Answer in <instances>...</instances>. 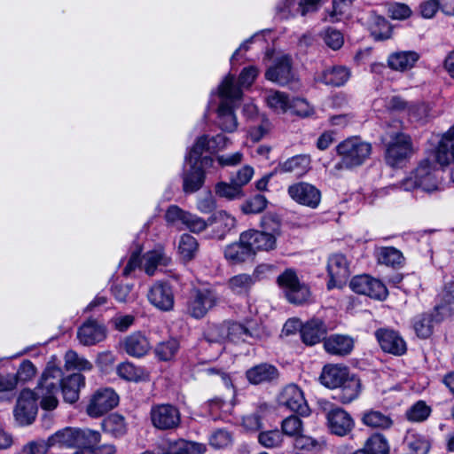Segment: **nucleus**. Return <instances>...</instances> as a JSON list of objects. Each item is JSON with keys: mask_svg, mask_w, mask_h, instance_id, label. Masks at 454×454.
<instances>
[{"mask_svg": "<svg viewBox=\"0 0 454 454\" xmlns=\"http://www.w3.org/2000/svg\"><path fill=\"white\" fill-rule=\"evenodd\" d=\"M101 425L105 433L115 438L121 437L127 433L125 419L117 413H113L104 419Z\"/></svg>", "mask_w": 454, "mask_h": 454, "instance_id": "obj_43", "label": "nucleus"}, {"mask_svg": "<svg viewBox=\"0 0 454 454\" xmlns=\"http://www.w3.org/2000/svg\"><path fill=\"white\" fill-rule=\"evenodd\" d=\"M218 301L215 293L210 288H194L187 302V314L193 318H203Z\"/></svg>", "mask_w": 454, "mask_h": 454, "instance_id": "obj_10", "label": "nucleus"}, {"mask_svg": "<svg viewBox=\"0 0 454 454\" xmlns=\"http://www.w3.org/2000/svg\"><path fill=\"white\" fill-rule=\"evenodd\" d=\"M75 429L76 427H65L57 431L47 439L48 445L75 448Z\"/></svg>", "mask_w": 454, "mask_h": 454, "instance_id": "obj_45", "label": "nucleus"}, {"mask_svg": "<svg viewBox=\"0 0 454 454\" xmlns=\"http://www.w3.org/2000/svg\"><path fill=\"white\" fill-rule=\"evenodd\" d=\"M85 386V377L81 373L62 376L60 389L66 403H74L79 400L80 390Z\"/></svg>", "mask_w": 454, "mask_h": 454, "instance_id": "obj_20", "label": "nucleus"}, {"mask_svg": "<svg viewBox=\"0 0 454 454\" xmlns=\"http://www.w3.org/2000/svg\"><path fill=\"white\" fill-rule=\"evenodd\" d=\"M119 396L112 388H100L89 399L86 412L91 418H98L118 405Z\"/></svg>", "mask_w": 454, "mask_h": 454, "instance_id": "obj_11", "label": "nucleus"}, {"mask_svg": "<svg viewBox=\"0 0 454 454\" xmlns=\"http://www.w3.org/2000/svg\"><path fill=\"white\" fill-rule=\"evenodd\" d=\"M454 314V309L435 304L433 312L421 313L413 318V329L419 338H428L433 333V322L439 323Z\"/></svg>", "mask_w": 454, "mask_h": 454, "instance_id": "obj_9", "label": "nucleus"}, {"mask_svg": "<svg viewBox=\"0 0 454 454\" xmlns=\"http://www.w3.org/2000/svg\"><path fill=\"white\" fill-rule=\"evenodd\" d=\"M234 75L228 74L218 88L219 97L223 99L217 110L218 125L222 130L226 132H234L238 128L234 106H231L229 102L240 100L242 91L239 87L234 84Z\"/></svg>", "mask_w": 454, "mask_h": 454, "instance_id": "obj_1", "label": "nucleus"}, {"mask_svg": "<svg viewBox=\"0 0 454 454\" xmlns=\"http://www.w3.org/2000/svg\"><path fill=\"white\" fill-rule=\"evenodd\" d=\"M243 233V239L253 250L254 256L257 252H269L277 247V239L273 234L255 229H249Z\"/></svg>", "mask_w": 454, "mask_h": 454, "instance_id": "obj_19", "label": "nucleus"}, {"mask_svg": "<svg viewBox=\"0 0 454 454\" xmlns=\"http://www.w3.org/2000/svg\"><path fill=\"white\" fill-rule=\"evenodd\" d=\"M434 160L442 165H448L454 160V125L442 136L434 153Z\"/></svg>", "mask_w": 454, "mask_h": 454, "instance_id": "obj_23", "label": "nucleus"}, {"mask_svg": "<svg viewBox=\"0 0 454 454\" xmlns=\"http://www.w3.org/2000/svg\"><path fill=\"white\" fill-rule=\"evenodd\" d=\"M179 349V341L176 339L170 338L162 341L155 348V354L159 359L168 361L172 359Z\"/></svg>", "mask_w": 454, "mask_h": 454, "instance_id": "obj_55", "label": "nucleus"}, {"mask_svg": "<svg viewBox=\"0 0 454 454\" xmlns=\"http://www.w3.org/2000/svg\"><path fill=\"white\" fill-rule=\"evenodd\" d=\"M125 352L134 357H141L147 354L151 346L147 338L141 333H134L123 340Z\"/></svg>", "mask_w": 454, "mask_h": 454, "instance_id": "obj_31", "label": "nucleus"}, {"mask_svg": "<svg viewBox=\"0 0 454 454\" xmlns=\"http://www.w3.org/2000/svg\"><path fill=\"white\" fill-rule=\"evenodd\" d=\"M268 204V200L263 195L257 194L249 200H247L240 207L241 211L246 215L259 214L262 212Z\"/></svg>", "mask_w": 454, "mask_h": 454, "instance_id": "obj_58", "label": "nucleus"}, {"mask_svg": "<svg viewBox=\"0 0 454 454\" xmlns=\"http://www.w3.org/2000/svg\"><path fill=\"white\" fill-rule=\"evenodd\" d=\"M287 301L294 305H302L313 301V294L309 286H283Z\"/></svg>", "mask_w": 454, "mask_h": 454, "instance_id": "obj_39", "label": "nucleus"}, {"mask_svg": "<svg viewBox=\"0 0 454 454\" xmlns=\"http://www.w3.org/2000/svg\"><path fill=\"white\" fill-rule=\"evenodd\" d=\"M325 351L331 355L344 356L354 348V340L347 335L333 334L324 341Z\"/></svg>", "mask_w": 454, "mask_h": 454, "instance_id": "obj_29", "label": "nucleus"}, {"mask_svg": "<svg viewBox=\"0 0 454 454\" xmlns=\"http://www.w3.org/2000/svg\"><path fill=\"white\" fill-rule=\"evenodd\" d=\"M386 144L385 160L391 167H399L415 153L411 137L403 132L389 134Z\"/></svg>", "mask_w": 454, "mask_h": 454, "instance_id": "obj_6", "label": "nucleus"}, {"mask_svg": "<svg viewBox=\"0 0 454 454\" xmlns=\"http://www.w3.org/2000/svg\"><path fill=\"white\" fill-rule=\"evenodd\" d=\"M64 359L67 370L89 372L93 369L91 362L87 360L85 357L79 356L74 350L67 351Z\"/></svg>", "mask_w": 454, "mask_h": 454, "instance_id": "obj_50", "label": "nucleus"}, {"mask_svg": "<svg viewBox=\"0 0 454 454\" xmlns=\"http://www.w3.org/2000/svg\"><path fill=\"white\" fill-rule=\"evenodd\" d=\"M77 339L83 346H94L106 340L107 329L95 318H88L77 329Z\"/></svg>", "mask_w": 454, "mask_h": 454, "instance_id": "obj_15", "label": "nucleus"}, {"mask_svg": "<svg viewBox=\"0 0 454 454\" xmlns=\"http://www.w3.org/2000/svg\"><path fill=\"white\" fill-rule=\"evenodd\" d=\"M101 441V434L98 431L90 428L75 429V448L92 450Z\"/></svg>", "mask_w": 454, "mask_h": 454, "instance_id": "obj_42", "label": "nucleus"}, {"mask_svg": "<svg viewBox=\"0 0 454 454\" xmlns=\"http://www.w3.org/2000/svg\"><path fill=\"white\" fill-rule=\"evenodd\" d=\"M361 387L360 379L354 374H349L336 388L333 398L341 403H349L358 397Z\"/></svg>", "mask_w": 454, "mask_h": 454, "instance_id": "obj_26", "label": "nucleus"}, {"mask_svg": "<svg viewBox=\"0 0 454 454\" xmlns=\"http://www.w3.org/2000/svg\"><path fill=\"white\" fill-rule=\"evenodd\" d=\"M232 433L225 428H218L211 434L209 444L215 449H223L232 443Z\"/></svg>", "mask_w": 454, "mask_h": 454, "instance_id": "obj_57", "label": "nucleus"}, {"mask_svg": "<svg viewBox=\"0 0 454 454\" xmlns=\"http://www.w3.org/2000/svg\"><path fill=\"white\" fill-rule=\"evenodd\" d=\"M300 332L302 341L312 346L325 338L326 326L323 320L312 318L301 327Z\"/></svg>", "mask_w": 454, "mask_h": 454, "instance_id": "obj_28", "label": "nucleus"}, {"mask_svg": "<svg viewBox=\"0 0 454 454\" xmlns=\"http://www.w3.org/2000/svg\"><path fill=\"white\" fill-rule=\"evenodd\" d=\"M209 225L213 226L215 238L223 239L235 227L236 218L226 211L220 210L208 218Z\"/></svg>", "mask_w": 454, "mask_h": 454, "instance_id": "obj_27", "label": "nucleus"}, {"mask_svg": "<svg viewBox=\"0 0 454 454\" xmlns=\"http://www.w3.org/2000/svg\"><path fill=\"white\" fill-rule=\"evenodd\" d=\"M350 262L341 253L332 254L327 260L330 284H346L350 277Z\"/></svg>", "mask_w": 454, "mask_h": 454, "instance_id": "obj_17", "label": "nucleus"}, {"mask_svg": "<svg viewBox=\"0 0 454 454\" xmlns=\"http://www.w3.org/2000/svg\"><path fill=\"white\" fill-rule=\"evenodd\" d=\"M224 257L231 264L244 262L254 257L253 250L243 239V233L237 242L228 245L224 249Z\"/></svg>", "mask_w": 454, "mask_h": 454, "instance_id": "obj_25", "label": "nucleus"}, {"mask_svg": "<svg viewBox=\"0 0 454 454\" xmlns=\"http://www.w3.org/2000/svg\"><path fill=\"white\" fill-rule=\"evenodd\" d=\"M260 227V231L268 232L270 234H273L274 239H276L277 237L279 236L280 234L281 223L278 217L276 215H264L261 219Z\"/></svg>", "mask_w": 454, "mask_h": 454, "instance_id": "obj_62", "label": "nucleus"}, {"mask_svg": "<svg viewBox=\"0 0 454 454\" xmlns=\"http://www.w3.org/2000/svg\"><path fill=\"white\" fill-rule=\"evenodd\" d=\"M265 77L280 85L288 83L293 78L290 58L283 56L278 59L274 66L266 71Z\"/></svg>", "mask_w": 454, "mask_h": 454, "instance_id": "obj_24", "label": "nucleus"}, {"mask_svg": "<svg viewBox=\"0 0 454 454\" xmlns=\"http://www.w3.org/2000/svg\"><path fill=\"white\" fill-rule=\"evenodd\" d=\"M352 290L358 294H364L371 299L383 301L387 298L388 291L387 286H350Z\"/></svg>", "mask_w": 454, "mask_h": 454, "instance_id": "obj_56", "label": "nucleus"}, {"mask_svg": "<svg viewBox=\"0 0 454 454\" xmlns=\"http://www.w3.org/2000/svg\"><path fill=\"white\" fill-rule=\"evenodd\" d=\"M278 403L300 416L307 417L310 414L303 391L295 384H289L281 390Z\"/></svg>", "mask_w": 454, "mask_h": 454, "instance_id": "obj_12", "label": "nucleus"}, {"mask_svg": "<svg viewBox=\"0 0 454 454\" xmlns=\"http://www.w3.org/2000/svg\"><path fill=\"white\" fill-rule=\"evenodd\" d=\"M365 454H388L389 444L387 438L381 434H372L360 449Z\"/></svg>", "mask_w": 454, "mask_h": 454, "instance_id": "obj_46", "label": "nucleus"}, {"mask_svg": "<svg viewBox=\"0 0 454 454\" xmlns=\"http://www.w3.org/2000/svg\"><path fill=\"white\" fill-rule=\"evenodd\" d=\"M351 76L350 69L343 66H334L325 69L319 81L333 87H340L346 84Z\"/></svg>", "mask_w": 454, "mask_h": 454, "instance_id": "obj_33", "label": "nucleus"}, {"mask_svg": "<svg viewBox=\"0 0 454 454\" xmlns=\"http://www.w3.org/2000/svg\"><path fill=\"white\" fill-rule=\"evenodd\" d=\"M141 252L142 247L137 245L123 269L122 274L124 276L131 275L136 269L144 270L148 276H153L157 271L169 266L172 262L171 257L167 254L162 247L149 250L143 256H141Z\"/></svg>", "mask_w": 454, "mask_h": 454, "instance_id": "obj_2", "label": "nucleus"}, {"mask_svg": "<svg viewBox=\"0 0 454 454\" xmlns=\"http://www.w3.org/2000/svg\"><path fill=\"white\" fill-rule=\"evenodd\" d=\"M370 29L375 40H385L391 36V27L383 17L374 16Z\"/></svg>", "mask_w": 454, "mask_h": 454, "instance_id": "obj_54", "label": "nucleus"}, {"mask_svg": "<svg viewBox=\"0 0 454 454\" xmlns=\"http://www.w3.org/2000/svg\"><path fill=\"white\" fill-rule=\"evenodd\" d=\"M264 101L274 113L285 114L290 109L291 99L285 92L270 90H266Z\"/></svg>", "mask_w": 454, "mask_h": 454, "instance_id": "obj_38", "label": "nucleus"}, {"mask_svg": "<svg viewBox=\"0 0 454 454\" xmlns=\"http://www.w3.org/2000/svg\"><path fill=\"white\" fill-rule=\"evenodd\" d=\"M349 374L347 367L325 365L320 375V381L328 388H337Z\"/></svg>", "mask_w": 454, "mask_h": 454, "instance_id": "obj_32", "label": "nucleus"}, {"mask_svg": "<svg viewBox=\"0 0 454 454\" xmlns=\"http://www.w3.org/2000/svg\"><path fill=\"white\" fill-rule=\"evenodd\" d=\"M151 423L158 430L171 431L181 425V413L177 407L169 403L154 404L150 410Z\"/></svg>", "mask_w": 454, "mask_h": 454, "instance_id": "obj_8", "label": "nucleus"}, {"mask_svg": "<svg viewBox=\"0 0 454 454\" xmlns=\"http://www.w3.org/2000/svg\"><path fill=\"white\" fill-rule=\"evenodd\" d=\"M203 336L209 343H222L228 340V320L221 323H208Z\"/></svg>", "mask_w": 454, "mask_h": 454, "instance_id": "obj_44", "label": "nucleus"}, {"mask_svg": "<svg viewBox=\"0 0 454 454\" xmlns=\"http://www.w3.org/2000/svg\"><path fill=\"white\" fill-rule=\"evenodd\" d=\"M361 420L365 426L371 428L381 430L389 429L394 423L389 415L374 410L364 412Z\"/></svg>", "mask_w": 454, "mask_h": 454, "instance_id": "obj_41", "label": "nucleus"}, {"mask_svg": "<svg viewBox=\"0 0 454 454\" xmlns=\"http://www.w3.org/2000/svg\"><path fill=\"white\" fill-rule=\"evenodd\" d=\"M270 123L264 115H257L254 122L248 124V137L254 141L258 142L269 131Z\"/></svg>", "mask_w": 454, "mask_h": 454, "instance_id": "obj_53", "label": "nucleus"}, {"mask_svg": "<svg viewBox=\"0 0 454 454\" xmlns=\"http://www.w3.org/2000/svg\"><path fill=\"white\" fill-rule=\"evenodd\" d=\"M37 399L32 390L21 391L13 411L15 419L20 425L27 426L34 422L38 410Z\"/></svg>", "mask_w": 454, "mask_h": 454, "instance_id": "obj_13", "label": "nucleus"}, {"mask_svg": "<svg viewBox=\"0 0 454 454\" xmlns=\"http://www.w3.org/2000/svg\"><path fill=\"white\" fill-rule=\"evenodd\" d=\"M201 372L203 377L210 381L216 382L221 380L228 389L233 387L230 374L221 367L206 366L201 369Z\"/></svg>", "mask_w": 454, "mask_h": 454, "instance_id": "obj_52", "label": "nucleus"}, {"mask_svg": "<svg viewBox=\"0 0 454 454\" xmlns=\"http://www.w3.org/2000/svg\"><path fill=\"white\" fill-rule=\"evenodd\" d=\"M258 442L265 448H277L281 445L283 435L278 429L264 431L258 434Z\"/></svg>", "mask_w": 454, "mask_h": 454, "instance_id": "obj_63", "label": "nucleus"}, {"mask_svg": "<svg viewBox=\"0 0 454 454\" xmlns=\"http://www.w3.org/2000/svg\"><path fill=\"white\" fill-rule=\"evenodd\" d=\"M206 451L207 446L204 443L179 438L168 441L163 454H204Z\"/></svg>", "mask_w": 454, "mask_h": 454, "instance_id": "obj_30", "label": "nucleus"}, {"mask_svg": "<svg viewBox=\"0 0 454 454\" xmlns=\"http://www.w3.org/2000/svg\"><path fill=\"white\" fill-rule=\"evenodd\" d=\"M211 148L209 144V139L207 136L200 137L192 148L190 150L188 154L185 157V160L189 163L197 164L200 160L201 154L207 149Z\"/></svg>", "mask_w": 454, "mask_h": 454, "instance_id": "obj_59", "label": "nucleus"}, {"mask_svg": "<svg viewBox=\"0 0 454 454\" xmlns=\"http://www.w3.org/2000/svg\"><path fill=\"white\" fill-rule=\"evenodd\" d=\"M147 297L151 304L163 311L174 307V294L170 286H152Z\"/></svg>", "mask_w": 454, "mask_h": 454, "instance_id": "obj_21", "label": "nucleus"}, {"mask_svg": "<svg viewBox=\"0 0 454 454\" xmlns=\"http://www.w3.org/2000/svg\"><path fill=\"white\" fill-rule=\"evenodd\" d=\"M63 372L59 367L48 365L43 371L34 394L40 399L43 410L52 411L58 407L57 394L60 388Z\"/></svg>", "mask_w": 454, "mask_h": 454, "instance_id": "obj_4", "label": "nucleus"}, {"mask_svg": "<svg viewBox=\"0 0 454 454\" xmlns=\"http://www.w3.org/2000/svg\"><path fill=\"white\" fill-rule=\"evenodd\" d=\"M375 336L382 350L387 353L402 356L407 350L404 340L394 330L381 328L376 331Z\"/></svg>", "mask_w": 454, "mask_h": 454, "instance_id": "obj_18", "label": "nucleus"}, {"mask_svg": "<svg viewBox=\"0 0 454 454\" xmlns=\"http://www.w3.org/2000/svg\"><path fill=\"white\" fill-rule=\"evenodd\" d=\"M419 55L415 51H399L388 57V67L395 71L403 72L414 67Z\"/></svg>", "mask_w": 454, "mask_h": 454, "instance_id": "obj_37", "label": "nucleus"}, {"mask_svg": "<svg viewBox=\"0 0 454 454\" xmlns=\"http://www.w3.org/2000/svg\"><path fill=\"white\" fill-rule=\"evenodd\" d=\"M352 0H333V8L328 12L325 20L335 23L348 17L352 6Z\"/></svg>", "mask_w": 454, "mask_h": 454, "instance_id": "obj_49", "label": "nucleus"}, {"mask_svg": "<svg viewBox=\"0 0 454 454\" xmlns=\"http://www.w3.org/2000/svg\"><path fill=\"white\" fill-rule=\"evenodd\" d=\"M430 412V407L425 402L419 401L407 410L406 418L410 421L421 422L428 418Z\"/></svg>", "mask_w": 454, "mask_h": 454, "instance_id": "obj_60", "label": "nucleus"}, {"mask_svg": "<svg viewBox=\"0 0 454 454\" xmlns=\"http://www.w3.org/2000/svg\"><path fill=\"white\" fill-rule=\"evenodd\" d=\"M289 196L297 203L311 208L318 207L321 201V192L314 185L300 182L288 187Z\"/></svg>", "mask_w": 454, "mask_h": 454, "instance_id": "obj_16", "label": "nucleus"}, {"mask_svg": "<svg viewBox=\"0 0 454 454\" xmlns=\"http://www.w3.org/2000/svg\"><path fill=\"white\" fill-rule=\"evenodd\" d=\"M327 427L331 434L338 436L348 435L355 427L351 415L340 407H334L326 413Z\"/></svg>", "mask_w": 454, "mask_h": 454, "instance_id": "obj_14", "label": "nucleus"}, {"mask_svg": "<svg viewBox=\"0 0 454 454\" xmlns=\"http://www.w3.org/2000/svg\"><path fill=\"white\" fill-rule=\"evenodd\" d=\"M264 330L261 324L253 318H247L243 323L228 320V340L235 343H254L261 340Z\"/></svg>", "mask_w": 454, "mask_h": 454, "instance_id": "obj_7", "label": "nucleus"}, {"mask_svg": "<svg viewBox=\"0 0 454 454\" xmlns=\"http://www.w3.org/2000/svg\"><path fill=\"white\" fill-rule=\"evenodd\" d=\"M118 376L128 381H139L146 378V373L142 367L136 366L130 362L121 363L117 368Z\"/></svg>", "mask_w": 454, "mask_h": 454, "instance_id": "obj_48", "label": "nucleus"}, {"mask_svg": "<svg viewBox=\"0 0 454 454\" xmlns=\"http://www.w3.org/2000/svg\"><path fill=\"white\" fill-rule=\"evenodd\" d=\"M215 192L217 196L224 198L229 200H239L244 197L243 189H240L239 185L231 183L219 182L215 184Z\"/></svg>", "mask_w": 454, "mask_h": 454, "instance_id": "obj_51", "label": "nucleus"}, {"mask_svg": "<svg viewBox=\"0 0 454 454\" xmlns=\"http://www.w3.org/2000/svg\"><path fill=\"white\" fill-rule=\"evenodd\" d=\"M199 251L197 239L190 234H183L178 243V254L182 260L189 262L192 260Z\"/></svg>", "mask_w": 454, "mask_h": 454, "instance_id": "obj_47", "label": "nucleus"}, {"mask_svg": "<svg viewBox=\"0 0 454 454\" xmlns=\"http://www.w3.org/2000/svg\"><path fill=\"white\" fill-rule=\"evenodd\" d=\"M376 257L379 263L393 268L400 267L405 262L403 253L394 247H381L378 248Z\"/></svg>", "mask_w": 454, "mask_h": 454, "instance_id": "obj_40", "label": "nucleus"}, {"mask_svg": "<svg viewBox=\"0 0 454 454\" xmlns=\"http://www.w3.org/2000/svg\"><path fill=\"white\" fill-rule=\"evenodd\" d=\"M407 444L413 454H427L430 450L429 441L417 434H411L408 437Z\"/></svg>", "mask_w": 454, "mask_h": 454, "instance_id": "obj_64", "label": "nucleus"}, {"mask_svg": "<svg viewBox=\"0 0 454 454\" xmlns=\"http://www.w3.org/2000/svg\"><path fill=\"white\" fill-rule=\"evenodd\" d=\"M277 269L272 264H260L258 265L250 277L246 274L238 275L231 279L230 284H248L249 282H262L268 281L271 277L275 276Z\"/></svg>", "mask_w": 454, "mask_h": 454, "instance_id": "obj_34", "label": "nucleus"}, {"mask_svg": "<svg viewBox=\"0 0 454 454\" xmlns=\"http://www.w3.org/2000/svg\"><path fill=\"white\" fill-rule=\"evenodd\" d=\"M190 169L183 175V189L185 193L199 191L205 182V173L197 164L190 163Z\"/></svg>", "mask_w": 454, "mask_h": 454, "instance_id": "obj_36", "label": "nucleus"}, {"mask_svg": "<svg viewBox=\"0 0 454 454\" xmlns=\"http://www.w3.org/2000/svg\"><path fill=\"white\" fill-rule=\"evenodd\" d=\"M439 172L435 164L426 159L402 182L401 188L404 191L420 188L427 192L437 191L441 189Z\"/></svg>", "mask_w": 454, "mask_h": 454, "instance_id": "obj_5", "label": "nucleus"}, {"mask_svg": "<svg viewBox=\"0 0 454 454\" xmlns=\"http://www.w3.org/2000/svg\"><path fill=\"white\" fill-rule=\"evenodd\" d=\"M310 157L308 155H295L279 165L281 173H293L296 176H302L310 168Z\"/></svg>", "mask_w": 454, "mask_h": 454, "instance_id": "obj_35", "label": "nucleus"}, {"mask_svg": "<svg viewBox=\"0 0 454 454\" xmlns=\"http://www.w3.org/2000/svg\"><path fill=\"white\" fill-rule=\"evenodd\" d=\"M247 380L254 385L271 382L279 377V372L274 365L262 363L246 372Z\"/></svg>", "mask_w": 454, "mask_h": 454, "instance_id": "obj_22", "label": "nucleus"}, {"mask_svg": "<svg viewBox=\"0 0 454 454\" xmlns=\"http://www.w3.org/2000/svg\"><path fill=\"white\" fill-rule=\"evenodd\" d=\"M302 421L294 415H291L281 423L282 434L296 437L302 433Z\"/></svg>", "mask_w": 454, "mask_h": 454, "instance_id": "obj_61", "label": "nucleus"}, {"mask_svg": "<svg viewBox=\"0 0 454 454\" xmlns=\"http://www.w3.org/2000/svg\"><path fill=\"white\" fill-rule=\"evenodd\" d=\"M372 144L360 137H350L341 141L336 146L340 158L334 165L335 170L353 169L363 165L371 156Z\"/></svg>", "mask_w": 454, "mask_h": 454, "instance_id": "obj_3", "label": "nucleus"}]
</instances>
